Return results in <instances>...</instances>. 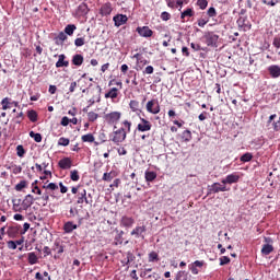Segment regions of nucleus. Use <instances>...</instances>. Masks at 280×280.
Returning <instances> with one entry per match:
<instances>
[{"mask_svg":"<svg viewBox=\"0 0 280 280\" xmlns=\"http://www.w3.org/2000/svg\"><path fill=\"white\" fill-rule=\"evenodd\" d=\"M108 86H116V88L109 89L105 93V98L106 100H117V97H119V91H121L124 89V83H121V81H117V80L113 79L109 81Z\"/></svg>","mask_w":280,"mask_h":280,"instance_id":"f257e3e1","label":"nucleus"},{"mask_svg":"<svg viewBox=\"0 0 280 280\" xmlns=\"http://www.w3.org/2000/svg\"><path fill=\"white\" fill-rule=\"evenodd\" d=\"M104 119L107 124L116 126L121 119V112H110L105 114Z\"/></svg>","mask_w":280,"mask_h":280,"instance_id":"f03ea898","label":"nucleus"},{"mask_svg":"<svg viewBox=\"0 0 280 280\" xmlns=\"http://www.w3.org/2000/svg\"><path fill=\"white\" fill-rule=\"evenodd\" d=\"M127 131L124 128H119L118 130L114 131V137L112 139V141L114 143H124V141H126V137H127Z\"/></svg>","mask_w":280,"mask_h":280,"instance_id":"7ed1b4c3","label":"nucleus"},{"mask_svg":"<svg viewBox=\"0 0 280 280\" xmlns=\"http://www.w3.org/2000/svg\"><path fill=\"white\" fill-rule=\"evenodd\" d=\"M147 110L151 113V115H159L161 113V106L159 105V101L151 100L147 103Z\"/></svg>","mask_w":280,"mask_h":280,"instance_id":"20e7f679","label":"nucleus"},{"mask_svg":"<svg viewBox=\"0 0 280 280\" xmlns=\"http://www.w3.org/2000/svg\"><path fill=\"white\" fill-rule=\"evenodd\" d=\"M205 38L208 47H218L220 36L215 35L213 32H208L206 33Z\"/></svg>","mask_w":280,"mask_h":280,"instance_id":"39448f33","label":"nucleus"},{"mask_svg":"<svg viewBox=\"0 0 280 280\" xmlns=\"http://www.w3.org/2000/svg\"><path fill=\"white\" fill-rule=\"evenodd\" d=\"M138 132H150L152 130V122L145 118L140 117V122L137 126Z\"/></svg>","mask_w":280,"mask_h":280,"instance_id":"423d86ee","label":"nucleus"},{"mask_svg":"<svg viewBox=\"0 0 280 280\" xmlns=\"http://www.w3.org/2000/svg\"><path fill=\"white\" fill-rule=\"evenodd\" d=\"M34 200H40V198H38V197L34 198V196H32V195H26L22 201L23 211H27L30 209V207H32L34 205Z\"/></svg>","mask_w":280,"mask_h":280,"instance_id":"0eeeda50","label":"nucleus"},{"mask_svg":"<svg viewBox=\"0 0 280 280\" xmlns=\"http://www.w3.org/2000/svg\"><path fill=\"white\" fill-rule=\"evenodd\" d=\"M136 60H137V63H136V71H141L143 70V68L145 67V65H148V60H145L141 54L137 52L136 55H133V57Z\"/></svg>","mask_w":280,"mask_h":280,"instance_id":"6e6552de","label":"nucleus"},{"mask_svg":"<svg viewBox=\"0 0 280 280\" xmlns=\"http://www.w3.org/2000/svg\"><path fill=\"white\" fill-rule=\"evenodd\" d=\"M220 191H229L225 184L213 183L209 186V194H220Z\"/></svg>","mask_w":280,"mask_h":280,"instance_id":"1a4fd4ad","label":"nucleus"},{"mask_svg":"<svg viewBox=\"0 0 280 280\" xmlns=\"http://www.w3.org/2000/svg\"><path fill=\"white\" fill-rule=\"evenodd\" d=\"M136 32H138L139 36H142V38H151L152 34H154V32L150 30V26H138Z\"/></svg>","mask_w":280,"mask_h":280,"instance_id":"9d476101","label":"nucleus"},{"mask_svg":"<svg viewBox=\"0 0 280 280\" xmlns=\"http://www.w3.org/2000/svg\"><path fill=\"white\" fill-rule=\"evenodd\" d=\"M222 185H233L240 183V176L236 173L228 175L224 179L221 180Z\"/></svg>","mask_w":280,"mask_h":280,"instance_id":"9b49d317","label":"nucleus"},{"mask_svg":"<svg viewBox=\"0 0 280 280\" xmlns=\"http://www.w3.org/2000/svg\"><path fill=\"white\" fill-rule=\"evenodd\" d=\"M113 21L116 27H121V25H126V23H128V16L124 14H117L113 18Z\"/></svg>","mask_w":280,"mask_h":280,"instance_id":"f8f14e48","label":"nucleus"},{"mask_svg":"<svg viewBox=\"0 0 280 280\" xmlns=\"http://www.w3.org/2000/svg\"><path fill=\"white\" fill-rule=\"evenodd\" d=\"M89 205V199L86 198V189L79 190L77 195V205Z\"/></svg>","mask_w":280,"mask_h":280,"instance_id":"ddd939ff","label":"nucleus"},{"mask_svg":"<svg viewBox=\"0 0 280 280\" xmlns=\"http://www.w3.org/2000/svg\"><path fill=\"white\" fill-rule=\"evenodd\" d=\"M58 165L61 170H71V165H73V162L70 158H63L59 161Z\"/></svg>","mask_w":280,"mask_h":280,"instance_id":"4468645a","label":"nucleus"},{"mask_svg":"<svg viewBox=\"0 0 280 280\" xmlns=\"http://www.w3.org/2000/svg\"><path fill=\"white\" fill-rule=\"evenodd\" d=\"M135 224V219L131 217H122L120 220V226H125V229H130Z\"/></svg>","mask_w":280,"mask_h":280,"instance_id":"2eb2a0df","label":"nucleus"},{"mask_svg":"<svg viewBox=\"0 0 280 280\" xmlns=\"http://www.w3.org/2000/svg\"><path fill=\"white\" fill-rule=\"evenodd\" d=\"M12 203H13V211H15V213H23V200L12 199Z\"/></svg>","mask_w":280,"mask_h":280,"instance_id":"dca6fc26","label":"nucleus"},{"mask_svg":"<svg viewBox=\"0 0 280 280\" xmlns=\"http://www.w3.org/2000/svg\"><path fill=\"white\" fill-rule=\"evenodd\" d=\"M110 12H113V4H110V2H107L101 7L102 16H108Z\"/></svg>","mask_w":280,"mask_h":280,"instance_id":"f3484780","label":"nucleus"},{"mask_svg":"<svg viewBox=\"0 0 280 280\" xmlns=\"http://www.w3.org/2000/svg\"><path fill=\"white\" fill-rule=\"evenodd\" d=\"M129 108L132 110V113H136V115H141V107L139 106V101H130Z\"/></svg>","mask_w":280,"mask_h":280,"instance_id":"a211bd4d","label":"nucleus"},{"mask_svg":"<svg viewBox=\"0 0 280 280\" xmlns=\"http://www.w3.org/2000/svg\"><path fill=\"white\" fill-rule=\"evenodd\" d=\"M75 229H78V225L73 224V222H71V221H68L63 224L65 233H73V231H75Z\"/></svg>","mask_w":280,"mask_h":280,"instance_id":"6ab92c4d","label":"nucleus"},{"mask_svg":"<svg viewBox=\"0 0 280 280\" xmlns=\"http://www.w3.org/2000/svg\"><path fill=\"white\" fill-rule=\"evenodd\" d=\"M65 40H67V33L60 32L57 37H55V45H65Z\"/></svg>","mask_w":280,"mask_h":280,"instance_id":"aec40b11","label":"nucleus"},{"mask_svg":"<svg viewBox=\"0 0 280 280\" xmlns=\"http://www.w3.org/2000/svg\"><path fill=\"white\" fill-rule=\"evenodd\" d=\"M82 62H84V57L82 55H74L72 57V65L75 67H81Z\"/></svg>","mask_w":280,"mask_h":280,"instance_id":"412c9836","label":"nucleus"},{"mask_svg":"<svg viewBox=\"0 0 280 280\" xmlns=\"http://www.w3.org/2000/svg\"><path fill=\"white\" fill-rule=\"evenodd\" d=\"M81 141L83 143H94L95 142V136H93V133L83 135L81 137Z\"/></svg>","mask_w":280,"mask_h":280,"instance_id":"4be33fe9","label":"nucleus"},{"mask_svg":"<svg viewBox=\"0 0 280 280\" xmlns=\"http://www.w3.org/2000/svg\"><path fill=\"white\" fill-rule=\"evenodd\" d=\"M79 84H86V86H91V82H93V78L83 74L82 78L79 79Z\"/></svg>","mask_w":280,"mask_h":280,"instance_id":"5701e85b","label":"nucleus"},{"mask_svg":"<svg viewBox=\"0 0 280 280\" xmlns=\"http://www.w3.org/2000/svg\"><path fill=\"white\" fill-rule=\"evenodd\" d=\"M65 58H67L65 55H59V59L56 62V67H69V61H66Z\"/></svg>","mask_w":280,"mask_h":280,"instance_id":"b1692460","label":"nucleus"},{"mask_svg":"<svg viewBox=\"0 0 280 280\" xmlns=\"http://www.w3.org/2000/svg\"><path fill=\"white\" fill-rule=\"evenodd\" d=\"M144 178L147 183H152V180H155L156 178V173L153 171H147L144 174Z\"/></svg>","mask_w":280,"mask_h":280,"instance_id":"393cba45","label":"nucleus"},{"mask_svg":"<svg viewBox=\"0 0 280 280\" xmlns=\"http://www.w3.org/2000/svg\"><path fill=\"white\" fill-rule=\"evenodd\" d=\"M75 30H78L75 24H68L65 27V34H67L68 36H73V32H75Z\"/></svg>","mask_w":280,"mask_h":280,"instance_id":"a878e982","label":"nucleus"},{"mask_svg":"<svg viewBox=\"0 0 280 280\" xmlns=\"http://www.w3.org/2000/svg\"><path fill=\"white\" fill-rule=\"evenodd\" d=\"M174 280H189V273L187 271H178Z\"/></svg>","mask_w":280,"mask_h":280,"instance_id":"bb28decb","label":"nucleus"},{"mask_svg":"<svg viewBox=\"0 0 280 280\" xmlns=\"http://www.w3.org/2000/svg\"><path fill=\"white\" fill-rule=\"evenodd\" d=\"M192 139L191 137V131L190 130H185L182 133V141H184L185 143H189V141Z\"/></svg>","mask_w":280,"mask_h":280,"instance_id":"cd10ccee","label":"nucleus"},{"mask_svg":"<svg viewBox=\"0 0 280 280\" xmlns=\"http://www.w3.org/2000/svg\"><path fill=\"white\" fill-rule=\"evenodd\" d=\"M141 233H145V225L137 226L131 231V235H135L136 237H139Z\"/></svg>","mask_w":280,"mask_h":280,"instance_id":"c85d7f7f","label":"nucleus"},{"mask_svg":"<svg viewBox=\"0 0 280 280\" xmlns=\"http://www.w3.org/2000/svg\"><path fill=\"white\" fill-rule=\"evenodd\" d=\"M2 110H8V108H12V102L10 98L5 97L1 101Z\"/></svg>","mask_w":280,"mask_h":280,"instance_id":"c756f323","label":"nucleus"},{"mask_svg":"<svg viewBox=\"0 0 280 280\" xmlns=\"http://www.w3.org/2000/svg\"><path fill=\"white\" fill-rule=\"evenodd\" d=\"M272 250H275V247H272V245H270V244H265L261 248L262 255H270V253H272Z\"/></svg>","mask_w":280,"mask_h":280,"instance_id":"7c9ffc66","label":"nucleus"},{"mask_svg":"<svg viewBox=\"0 0 280 280\" xmlns=\"http://www.w3.org/2000/svg\"><path fill=\"white\" fill-rule=\"evenodd\" d=\"M121 128H124V130H125V132H127V135H128V132H130L131 131V129H132V122L131 121H129V120H124L122 122H121Z\"/></svg>","mask_w":280,"mask_h":280,"instance_id":"2f4dec72","label":"nucleus"},{"mask_svg":"<svg viewBox=\"0 0 280 280\" xmlns=\"http://www.w3.org/2000/svg\"><path fill=\"white\" fill-rule=\"evenodd\" d=\"M28 264L34 266V264H38V256L35 253H28Z\"/></svg>","mask_w":280,"mask_h":280,"instance_id":"473e14b6","label":"nucleus"},{"mask_svg":"<svg viewBox=\"0 0 280 280\" xmlns=\"http://www.w3.org/2000/svg\"><path fill=\"white\" fill-rule=\"evenodd\" d=\"M186 16H194V10L192 9H186L184 12H182L180 19L183 22H185Z\"/></svg>","mask_w":280,"mask_h":280,"instance_id":"72a5a7b5","label":"nucleus"},{"mask_svg":"<svg viewBox=\"0 0 280 280\" xmlns=\"http://www.w3.org/2000/svg\"><path fill=\"white\" fill-rule=\"evenodd\" d=\"M253 161V153H244L242 156H241V162L242 163H248Z\"/></svg>","mask_w":280,"mask_h":280,"instance_id":"f704fd0d","label":"nucleus"},{"mask_svg":"<svg viewBox=\"0 0 280 280\" xmlns=\"http://www.w3.org/2000/svg\"><path fill=\"white\" fill-rule=\"evenodd\" d=\"M27 187V180H21L15 185V191H23Z\"/></svg>","mask_w":280,"mask_h":280,"instance_id":"c9c22d12","label":"nucleus"},{"mask_svg":"<svg viewBox=\"0 0 280 280\" xmlns=\"http://www.w3.org/2000/svg\"><path fill=\"white\" fill-rule=\"evenodd\" d=\"M30 137H32V139H34V141H36V143H40V141H43V136L40 133L31 131Z\"/></svg>","mask_w":280,"mask_h":280,"instance_id":"e433bc0d","label":"nucleus"},{"mask_svg":"<svg viewBox=\"0 0 280 280\" xmlns=\"http://www.w3.org/2000/svg\"><path fill=\"white\" fill-rule=\"evenodd\" d=\"M8 235H9V237H14L15 235H19V228H16V226L9 228Z\"/></svg>","mask_w":280,"mask_h":280,"instance_id":"4c0bfd02","label":"nucleus"},{"mask_svg":"<svg viewBox=\"0 0 280 280\" xmlns=\"http://www.w3.org/2000/svg\"><path fill=\"white\" fill-rule=\"evenodd\" d=\"M52 250L57 252L58 255H62V253H65V247H62V245H60V243L56 242Z\"/></svg>","mask_w":280,"mask_h":280,"instance_id":"58836bf2","label":"nucleus"},{"mask_svg":"<svg viewBox=\"0 0 280 280\" xmlns=\"http://www.w3.org/2000/svg\"><path fill=\"white\" fill-rule=\"evenodd\" d=\"M28 119L30 121H38V114L36 113V110H30L28 112Z\"/></svg>","mask_w":280,"mask_h":280,"instance_id":"ea45409f","label":"nucleus"},{"mask_svg":"<svg viewBox=\"0 0 280 280\" xmlns=\"http://www.w3.org/2000/svg\"><path fill=\"white\" fill-rule=\"evenodd\" d=\"M97 117H100V115L95 112H89L88 113L89 121H97Z\"/></svg>","mask_w":280,"mask_h":280,"instance_id":"a19ab883","label":"nucleus"},{"mask_svg":"<svg viewBox=\"0 0 280 280\" xmlns=\"http://www.w3.org/2000/svg\"><path fill=\"white\" fill-rule=\"evenodd\" d=\"M149 261L150 262L159 261V254L156 252H151L149 254Z\"/></svg>","mask_w":280,"mask_h":280,"instance_id":"79ce46f5","label":"nucleus"},{"mask_svg":"<svg viewBox=\"0 0 280 280\" xmlns=\"http://www.w3.org/2000/svg\"><path fill=\"white\" fill-rule=\"evenodd\" d=\"M137 257L135 256V254H132V252H128L126 265L128 266V264H132V261H135Z\"/></svg>","mask_w":280,"mask_h":280,"instance_id":"37998d69","label":"nucleus"},{"mask_svg":"<svg viewBox=\"0 0 280 280\" xmlns=\"http://www.w3.org/2000/svg\"><path fill=\"white\" fill-rule=\"evenodd\" d=\"M197 5L200 8V10H207L209 2L207 0H198Z\"/></svg>","mask_w":280,"mask_h":280,"instance_id":"c03bdc74","label":"nucleus"},{"mask_svg":"<svg viewBox=\"0 0 280 280\" xmlns=\"http://www.w3.org/2000/svg\"><path fill=\"white\" fill-rule=\"evenodd\" d=\"M70 178H71V180H73V182H78V180H80V174L78 173V171H71V173H70Z\"/></svg>","mask_w":280,"mask_h":280,"instance_id":"a18cd8bd","label":"nucleus"},{"mask_svg":"<svg viewBox=\"0 0 280 280\" xmlns=\"http://www.w3.org/2000/svg\"><path fill=\"white\" fill-rule=\"evenodd\" d=\"M16 154L20 158L25 156V149L23 148V145L20 144V145L16 147Z\"/></svg>","mask_w":280,"mask_h":280,"instance_id":"49530a36","label":"nucleus"},{"mask_svg":"<svg viewBox=\"0 0 280 280\" xmlns=\"http://www.w3.org/2000/svg\"><path fill=\"white\" fill-rule=\"evenodd\" d=\"M207 14H208V16H210V19H213V16H218V12L215 11V8H213V7L208 9Z\"/></svg>","mask_w":280,"mask_h":280,"instance_id":"de8ad7c7","label":"nucleus"},{"mask_svg":"<svg viewBox=\"0 0 280 280\" xmlns=\"http://www.w3.org/2000/svg\"><path fill=\"white\" fill-rule=\"evenodd\" d=\"M226 264H231V258L229 256H222L220 258V266H226Z\"/></svg>","mask_w":280,"mask_h":280,"instance_id":"09e8293b","label":"nucleus"},{"mask_svg":"<svg viewBox=\"0 0 280 280\" xmlns=\"http://www.w3.org/2000/svg\"><path fill=\"white\" fill-rule=\"evenodd\" d=\"M70 140L68 138H60L58 140V145H63L65 148H67V145H69Z\"/></svg>","mask_w":280,"mask_h":280,"instance_id":"8fccbe9b","label":"nucleus"},{"mask_svg":"<svg viewBox=\"0 0 280 280\" xmlns=\"http://www.w3.org/2000/svg\"><path fill=\"white\" fill-rule=\"evenodd\" d=\"M40 199L43 200V207H47V202H49V192H44Z\"/></svg>","mask_w":280,"mask_h":280,"instance_id":"3c124183","label":"nucleus"},{"mask_svg":"<svg viewBox=\"0 0 280 280\" xmlns=\"http://www.w3.org/2000/svg\"><path fill=\"white\" fill-rule=\"evenodd\" d=\"M44 189H50V191H56V189H58V186L56 185V183H50L47 186H43Z\"/></svg>","mask_w":280,"mask_h":280,"instance_id":"603ef678","label":"nucleus"},{"mask_svg":"<svg viewBox=\"0 0 280 280\" xmlns=\"http://www.w3.org/2000/svg\"><path fill=\"white\" fill-rule=\"evenodd\" d=\"M32 194H36L37 196H43V190H40L38 186H34V184H32Z\"/></svg>","mask_w":280,"mask_h":280,"instance_id":"864d4df0","label":"nucleus"},{"mask_svg":"<svg viewBox=\"0 0 280 280\" xmlns=\"http://www.w3.org/2000/svg\"><path fill=\"white\" fill-rule=\"evenodd\" d=\"M14 124H21L23 121V112H20L16 117L13 118Z\"/></svg>","mask_w":280,"mask_h":280,"instance_id":"5fc2aeb1","label":"nucleus"},{"mask_svg":"<svg viewBox=\"0 0 280 280\" xmlns=\"http://www.w3.org/2000/svg\"><path fill=\"white\" fill-rule=\"evenodd\" d=\"M103 180L110 183V180H113V173H104Z\"/></svg>","mask_w":280,"mask_h":280,"instance_id":"6e6d98bb","label":"nucleus"},{"mask_svg":"<svg viewBox=\"0 0 280 280\" xmlns=\"http://www.w3.org/2000/svg\"><path fill=\"white\" fill-rule=\"evenodd\" d=\"M75 47H82L84 45V37H79L74 40Z\"/></svg>","mask_w":280,"mask_h":280,"instance_id":"4d7b16f0","label":"nucleus"},{"mask_svg":"<svg viewBox=\"0 0 280 280\" xmlns=\"http://www.w3.org/2000/svg\"><path fill=\"white\" fill-rule=\"evenodd\" d=\"M8 248H10V250H16V242L15 241H9L7 243Z\"/></svg>","mask_w":280,"mask_h":280,"instance_id":"13d9d810","label":"nucleus"},{"mask_svg":"<svg viewBox=\"0 0 280 280\" xmlns=\"http://www.w3.org/2000/svg\"><path fill=\"white\" fill-rule=\"evenodd\" d=\"M190 266H194L195 268H202L205 266V261L196 260L195 262L190 264Z\"/></svg>","mask_w":280,"mask_h":280,"instance_id":"bf43d9fd","label":"nucleus"},{"mask_svg":"<svg viewBox=\"0 0 280 280\" xmlns=\"http://www.w3.org/2000/svg\"><path fill=\"white\" fill-rule=\"evenodd\" d=\"M161 19H162V21H170L172 19V15L164 11L161 14Z\"/></svg>","mask_w":280,"mask_h":280,"instance_id":"052dcab7","label":"nucleus"},{"mask_svg":"<svg viewBox=\"0 0 280 280\" xmlns=\"http://www.w3.org/2000/svg\"><path fill=\"white\" fill-rule=\"evenodd\" d=\"M208 23H209L208 19L201 18V19L198 20L199 27H205V25H207Z\"/></svg>","mask_w":280,"mask_h":280,"instance_id":"680f3d73","label":"nucleus"},{"mask_svg":"<svg viewBox=\"0 0 280 280\" xmlns=\"http://www.w3.org/2000/svg\"><path fill=\"white\" fill-rule=\"evenodd\" d=\"M190 47H191V49H194V51H201L202 50V47L200 46V44L191 43Z\"/></svg>","mask_w":280,"mask_h":280,"instance_id":"e2e57ef3","label":"nucleus"},{"mask_svg":"<svg viewBox=\"0 0 280 280\" xmlns=\"http://www.w3.org/2000/svg\"><path fill=\"white\" fill-rule=\"evenodd\" d=\"M272 45L276 49H280V37H275Z\"/></svg>","mask_w":280,"mask_h":280,"instance_id":"0e129e2a","label":"nucleus"},{"mask_svg":"<svg viewBox=\"0 0 280 280\" xmlns=\"http://www.w3.org/2000/svg\"><path fill=\"white\" fill-rule=\"evenodd\" d=\"M115 244L116 246L118 244H124V240L121 238V234H117L116 237H115Z\"/></svg>","mask_w":280,"mask_h":280,"instance_id":"69168bd1","label":"nucleus"},{"mask_svg":"<svg viewBox=\"0 0 280 280\" xmlns=\"http://www.w3.org/2000/svg\"><path fill=\"white\" fill-rule=\"evenodd\" d=\"M70 119L69 117L65 116L61 118V126H69Z\"/></svg>","mask_w":280,"mask_h":280,"instance_id":"338daca9","label":"nucleus"},{"mask_svg":"<svg viewBox=\"0 0 280 280\" xmlns=\"http://www.w3.org/2000/svg\"><path fill=\"white\" fill-rule=\"evenodd\" d=\"M273 130L276 132H279V130H280V120L278 122H273Z\"/></svg>","mask_w":280,"mask_h":280,"instance_id":"774afa93","label":"nucleus"}]
</instances>
